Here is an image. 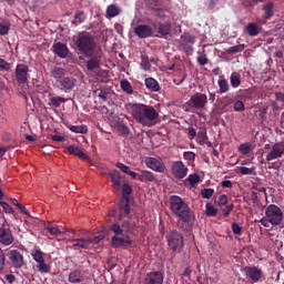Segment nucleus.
Instances as JSON below:
<instances>
[{
	"mask_svg": "<svg viewBox=\"0 0 284 284\" xmlns=\"http://www.w3.org/2000/svg\"><path fill=\"white\" fill-rule=\"evenodd\" d=\"M235 112H243L245 110V103L241 100H236L233 104Z\"/></svg>",
	"mask_w": 284,
	"mask_h": 284,
	"instance_id": "nucleus-48",
	"label": "nucleus"
},
{
	"mask_svg": "<svg viewBox=\"0 0 284 284\" xmlns=\"http://www.w3.org/2000/svg\"><path fill=\"white\" fill-rule=\"evenodd\" d=\"M165 275L161 271H153L146 274L145 284H163Z\"/></svg>",
	"mask_w": 284,
	"mask_h": 284,
	"instance_id": "nucleus-18",
	"label": "nucleus"
},
{
	"mask_svg": "<svg viewBox=\"0 0 284 284\" xmlns=\"http://www.w3.org/2000/svg\"><path fill=\"white\" fill-rule=\"evenodd\" d=\"M28 72L30 68L27 64L19 63L16 67V81L20 84L28 83Z\"/></svg>",
	"mask_w": 284,
	"mask_h": 284,
	"instance_id": "nucleus-15",
	"label": "nucleus"
},
{
	"mask_svg": "<svg viewBox=\"0 0 284 284\" xmlns=\"http://www.w3.org/2000/svg\"><path fill=\"white\" fill-rule=\"evenodd\" d=\"M234 210V204H229L222 210L223 216H230V213Z\"/></svg>",
	"mask_w": 284,
	"mask_h": 284,
	"instance_id": "nucleus-57",
	"label": "nucleus"
},
{
	"mask_svg": "<svg viewBox=\"0 0 284 284\" xmlns=\"http://www.w3.org/2000/svg\"><path fill=\"white\" fill-rule=\"evenodd\" d=\"M7 258L11 265V267H14V270H21L22 267H26V257L23 256V253H21L19 250L13 248L10 250L7 253Z\"/></svg>",
	"mask_w": 284,
	"mask_h": 284,
	"instance_id": "nucleus-8",
	"label": "nucleus"
},
{
	"mask_svg": "<svg viewBox=\"0 0 284 284\" xmlns=\"http://www.w3.org/2000/svg\"><path fill=\"white\" fill-rule=\"evenodd\" d=\"M51 140L54 141L55 143H61L63 141H65V138L63 135H51Z\"/></svg>",
	"mask_w": 284,
	"mask_h": 284,
	"instance_id": "nucleus-61",
	"label": "nucleus"
},
{
	"mask_svg": "<svg viewBox=\"0 0 284 284\" xmlns=\"http://www.w3.org/2000/svg\"><path fill=\"white\" fill-rule=\"evenodd\" d=\"M207 62H209L207 55L205 54H202L197 58L199 65H207Z\"/></svg>",
	"mask_w": 284,
	"mask_h": 284,
	"instance_id": "nucleus-59",
	"label": "nucleus"
},
{
	"mask_svg": "<svg viewBox=\"0 0 284 284\" xmlns=\"http://www.w3.org/2000/svg\"><path fill=\"white\" fill-rule=\"evenodd\" d=\"M121 14V8L116 4H110L106 8V19H114V17H119Z\"/></svg>",
	"mask_w": 284,
	"mask_h": 284,
	"instance_id": "nucleus-27",
	"label": "nucleus"
},
{
	"mask_svg": "<svg viewBox=\"0 0 284 284\" xmlns=\"http://www.w3.org/2000/svg\"><path fill=\"white\" fill-rule=\"evenodd\" d=\"M145 87L150 90V92H159L161 90V84L154 78H146L144 80Z\"/></svg>",
	"mask_w": 284,
	"mask_h": 284,
	"instance_id": "nucleus-24",
	"label": "nucleus"
},
{
	"mask_svg": "<svg viewBox=\"0 0 284 284\" xmlns=\"http://www.w3.org/2000/svg\"><path fill=\"white\" fill-rule=\"evenodd\" d=\"M133 32L135 37H139V39H150V37H154V29L150 24H138L134 27Z\"/></svg>",
	"mask_w": 284,
	"mask_h": 284,
	"instance_id": "nucleus-13",
	"label": "nucleus"
},
{
	"mask_svg": "<svg viewBox=\"0 0 284 284\" xmlns=\"http://www.w3.org/2000/svg\"><path fill=\"white\" fill-rule=\"evenodd\" d=\"M10 70H12V63L8 62L3 58H0V72H10Z\"/></svg>",
	"mask_w": 284,
	"mask_h": 284,
	"instance_id": "nucleus-39",
	"label": "nucleus"
},
{
	"mask_svg": "<svg viewBox=\"0 0 284 284\" xmlns=\"http://www.w3.org/2000/svg\"><path fill=\"white\" fill-rule=\"evenodd\" d=\"M120 85L123 92H125L126 94H134V89L132 88V84L130 83V81L122 80L120 82Z\"/></svg>",
	"mask_w": 284,
	"mask_h": 284,
	"instance_id": "nucleus-35",
	"label": "nucleus"
},
{
	"mask_svg": "<svg viewBox=\"0 0 284 284\" xmlns=\"http://www.w3.org/2000/svg\"><path fill=\"white\" fill-rule=\"evenodd\" d=\"M68 100L61 97H52L49 100V105H53V108H61V103H65Z\"/></svg>",
	"mask_w": 284,
	"mask_h": 284,
	"instance_id": "nucleus-32",
	"label": "nucleus"
},
{
	"mask_svg": "<svg viewBox=\"0 0 284 284\" xmlns=\"http://www.w3.org/2000/svg\"><path fill=\"white\" fill-rule=\"evenodd\" d=\"M52 50H53V53L60 59H68L70 54V49L68 48V44L63 42L53 43Z\"/></svg>",
	"mask_w": 284,
	"mask_h": 284,
	"instance_id": "nucleus-17",
	"label": "nucleus"
},
{
	"mask_svg": "<svg viewBox=\"0 0 284 284\" xmlns=\"http://www.w3.org/2000/svg\"><path fill=\"white\" fill-rule=\"evenodd\" d=\"M182 41H184V43H192L194 44L196 41V37L192 36V34H184L181 37Z\"/></svg>",
	"mask_w": 284,
	"mask_h": 284,
	"instance_id": "nucleus-52",
	"label": "nucleus"
},
{
	"mask_svg": "<svg viewBox=\"0 0 284 284\" xmlns=\"http://www.w3.org/2000/svg\"><path fill=\"white\" fill-rule=\"evenodd\" d=\"M118 205V221H121V223H113L109 227L110 232L114 234V236L111 237V245L112 247L125 250L133 243L130 235L134 234V227H136V224L130 220L123 221V219L130 216V213L132 212L130 201L120 200Z\"/></svg>",
	"mask_w": 284,
	"mask_h": 284,
	"instance_id": "nucleus-1",
	"label": "nucleus"
},
{
	"mask_svg": "<svg viewBox=\"0 0 284 284\" xmlns=\"http://www.w3.org/2000/svg\"><path fill=\"white\" fill-rule=\"evenodd\" d=\"M118 130L122 136H128V134H130V128L123 123L118 125Z\"/></svg>",
	"mask_w": 284,
	"mask_h": 284,
	"instance_id": "nucleus-49",
	"label": "nucleus"
},
{
	"mask_svg": "<svg viewBox=\"0 0 284 284\" xmlns=\"http://www.w3.org/2000/svg\"><path fill=\"white\" fill-rule=\"evenodd\" d=\"M18 210H20V212H21L22 214H26V216H29V219H30V216H32V215H30V212L28 211V209H26V206L22 205V204H20V205L18 206Z\"/></svg>",
	"mask_w": 284,
	"mask_h": 284,
	"instance_id": "nucleus-62",
	"label": "nucleus"
},
{
	"mask_svg": "<svg viewBox=\"0 0 284 284\" xmlns=\"http://www.w3.org/2000/svg\"><path fill=\"white\" fill-rule=\"evenodd\" d=\"M45 230H48L52 236H61V230H59L58 226L49 225V226H45Z\"/></svg>",
	"mask_w": 284,
	"mask_h": 284,
	"instance_id": "nucleus-47",
	"label": "nucleus"
},
{
	"mask_svg": "<svg viewBox=\"0 0 284 284\" xmlns=\"http://www.w3.org/2000/svg\"><path fill=\"white\" fill-rule=\"evenodd\" d=\"M131 114L141 125H151L152 121L159 119V111L154 106L141 103L131 104Z\"/></svg>",
	"mask_w": 284,
	"mask_h": 284,
	"instance_id": "nucleus-3",
	"label": "nucleus"
},
{
	"mask_svg": "<svg viewBox=\"0 0 284 284\" xmlns=\"http://www.w3.org/2000/svg\"><path fill=\"white\" fill-rule=\"evenodd\" d=\"M70 131L74 132L75 134H88V125H71Z\"/></svg>",
	"mask_w": 284,
	"mask_h": 284,
	"instance_id": "nucleus-33",
	"label": "nucleus"
},
{
	"mask_svg": "<svg viewBox=\"0 0 284 284\" xmlns=\"http://www.w3.org/2000/svg\"><path fill=\"white\" fill-rule=\"evenodd\" d=\"M73 250H90V245L92 243V239L82 237V239H72L69 240Z\"/></svg>",
	"mask_w": 284,
	"mask_h": 284,
	"instance_id": "nucleus-19",
	"label": "nucleus"
},
{
	"mask_svg": "<svg viewBox=\"0 0 284 284\" xmlns=\"http://www.w3.org/2000/svg\"><path fill=\"white\" fill-rule=\"evenodd\" d=\"M215 203L217 205H225L227 203V196L225 194L220 195Z\"/></svg>",
	"mask_w": 284,
	"mask_h": 284,
	"instance_id": "nucleus-58",
	"label": "nucleus"
},
{
	"mask_svg": "<svg viewBox=\"0 0 284 284\" xmlns=\"http://www.w3.org/2000/svg\"><path fill=\"white\" fill-rule=\"evenodd\" d=\"M241 154H250L252 152V146L247 143H243L239 148Z\"/></svg>",
	"mask_w": 284,
	"mask_h": 284,
	"instance_id": "nucleus-51",
	"label": "nucleus"
},
{
	"mask_svg": "<svg viewBox=\"0 0 284 284\" xmlns=\"http://www.w3.org/2000/svg\"><path fill=\"white\" fill-rule=\"evenodd\" d=\"M87 59H89L87 61V70L89 72H93V70H99V68H101V58L97 55V51H94L92 57H87Z\"/></svg>",
	"mask_w": 284,
	"mask_h": 284,
	"instance_id": "nucleus-21",
	"label": "nucleus"
},
{
	"mask_svg": "<svg viewBox=\"0 0 284 284\" xmlns=\"http://www.w3.org/2000/svg\"><path fill=\"white\" fill-rule=\"evenodd\" d=\"M217 84H219L221 94H225V92H230V83H227V80L221 78L217 81Z\"/></svg>",
	"mask_w": 284,
	"mask_h": 284,
	"instance_id": "nucleus-36",
	"label": "nucleus"
},
{
	"mask_svg": "<svg viewBox=\"0 0 284 284\" xmlns=\"http://www.w3.org/2000/svg\"><path fill=\"white\" fill-rule=\"evenodd\" d=\"M230 79L232 88H239V85H241V73L233 72Z\"/></svg>",
	"mask_w": 284,
	"mask_h": 284,
	"instance_id": "nucleus-38",
	"label": "nucleus"
},
{
	"mask_svg": "<svg viewBox=\"0 0 284 284\" xmlns=\"http://www.w3.org/2000/svg\"><path fill=\"white\" fill-rule=\"evenodd\" d=\"M65 69L61 67H53L51 69V77L52 79H55L58 83H60L65 78Z\"/></svg>",
	"mask_w": 284,
	"mask_h": 284,
	"instance_id": "nucleus-23",
	"label": "nucleus"
},
{
	"mask_svg": "<svg viewBox=\"0 0 284 284\" xmlns=\"http://www.w3.org/2000/svg\"><path fill=\"white\" fill-rule=\"evenodd\" d=\"M8 32H10V24L0 23V34H1V37H6V34H8Z\"/></svg>",
	"mask_w": 284,
	"mask_h": 284,
	"instance_id": "nucleus-55",
	"label": "nucleus"
},
{
	"mask_svg": "<svg viewBox=\"0 0 284 284\" xmlns=\"http://www.w3.org/2000/svg\"><path fill=\"white\" fill-rule=\"evenodd\" d=\"M243 50H245V44H237L229 48L226 52L227 54H237V52H243Z\"/></svg>",
	"mask_w": 284,
	"mask_h": 284,
	"instance_id": "nucleus-42",
	"label": "nucleus"
},
{
	"mask_svg": "<svg viewBox=\"0 0 284 284\" xmlns=\"http://www.w3.org/2000/svg\"><path fill=\"white\" fill-rule=\"evenodd\" d=\"M73 49L78 51V54L94 57V52H97V40L88 31L79 32L77 36H73Z\"/></svg>",
	"mask_w": 284,
	"mask_h": 284,
	"instance_id": "nucleus-2",
	"label": "nucleus"
},
{
	"mask_svg": "<svg viewBox=\"0 0 284 284\" xmlns=\"http://www.w3.org/2000/svg\"><path fill=\"white\" fill-rule=\"evenodd\" d=\"M243 272L251 283L263 281V271L256 266H245Z\"/></svg>",
	"mask_w": 284,
	"mask_h": 284,
	"instance_id": "nucleus-11",
	"label": "nucleus"
},
{
	"mask_svg": "<svg viewBox=\"0 0 284 284\" xmlns=\"http://www.w3.org/2000/svg\"><path fill=\"white\" fill-rule=\"evenodd\" d=\"M3 270H6V254L0 248V272H3Z\"/></svg>",
	"mask_w": 284,
	"mask_h": 284,
	"instance_id": "nucleus-54",
	"label": "nucleus"
},
{
	"mask_svg": "<svg viewBox=\"0 0 284 284\" xmlns=\"http://www.w3.org/2000/svg\"><path fill=\"white\" fill-rule=\"evenodd\" d=\"M115 165L119 170H121V172H124V174H129V172L131 171L130 166H128L121 162H118Z\"/></svg>",
	"mask_w": 284,
	"mask_h": 284,
	"instance_id": "nucleus-56",
	"label": "nucleus"
},
{
	"mask_svg": "<svg viewBox=\"0 0 284 284\" xmlns=\"http://www.w3.org/2000/svg\"><path fill=\"white\" fill-rule=\"evenodd\" d=\"M77 78L74 77H65L64 79L60 80V90L62 92H72L77 88Z\"/></svg>",
	"mask_w": 284,
	"mask_h": 284,
	"instance_id": "nucleus-16",
	"label": "nucleus"
},
{
	"mask_svg": "<svg viewBox=\"0 0 284 284\" xmlns=\"http://www.w3.org/2000/svg\"><path fill=\"white\" fill-rule=\"evenodd\" d=\"M37 263L38 264L36 265V267H37V271L40 272V274H50L51 267L45 263V258Z\"/></svg>",
	"mask_w": 284,
	"mask_h": 284,
	"instance_id": "nucleus-30",
	"label": "nucleus"
},
{
	"mask_svg": "<svg viewBox=\"0 0 284 284\" xmlns=\"http://www.w3.org/2000/svg\"><path fill=\"white\" fill-rule=\"evenodd\" d=\"M31 256L33 258V261H36V263H39L41 261H43V253L41 250H37V248H32L31 250Z\"/></svg>",
	"mask_w": 284,
	"mask_h": 284,
	"instance_id": "nucleus-40",
	"label": "nucleus"
},
{
	"mask_svg": "<svg viewBox=\"0 0 284 284\" xmlns=\"http://www.w3.org/2000/svg\"><path fill=\"white\" fill-rule=\"evenodd\" d=\"M245 31L247 32L248 37H258V34H261V29L255 22H250L246 24Z\"/></svg>",
	"mask_w": 284,
	"mask_h": 284,
	"instance_id": "nucleus-25",
	"label": "nucleus"
},
{
	"mask_svg": "<svg viewBox=\"0 0 284 284\" xmlns=\"http://www.w3.org/2000/svg\"><path fill=\"white\" fill-rule=\"evenodd\" d=\"M183 50H184V52H186V54H192L194 52V48L190 44H185L183 47Z\"/></svg>",
	"mask_w": 284,
	"mask_h": 284,
	"instance_id": "nucleus-63",
	"label": "nucleus"
},
{
	"mask_svg": "<svg viewBox=\"0 0 284 284\" xmlns=\"http://www.w3.org/2000/svg\"><path fill=\"white\" fill-rule=\"evenodd\" d=\"M169 203L171 212L175 216H179L182 223H190L192 221V211L190 210V205H187V203H185L181 196L171 195Z\"/></svg>",
	"mask_w": 284,
	"mask_h": 284,
	"instance_id": "nucleus-4",
	"label": "nucleus"
},
{
	"mask_svg": "<svg viewBox=\"0 0 284 284\" xmlns=\"http://www.w3.org/2000/svg\"><path fill=\"white\" fill-rule=\"evenodd\" d=\"M221 185L223 186V187H229V189H232V181H230V180H224V181H222V183H221Z\"/></svg>",
	"mask_w": 284,
	"mask_h": 284,
	"instance_id": "nucleus-64",
	"label": "nucleus"
},
{
	"mask_svg": "<svg viewBox=\"0 0 284 284\" xmlns=\"http://www.w3.org/2000/svg\"><path fill=\"white\" fill-rule=\"evenodd\" d=\"M153 37L158 39H168L170 37V32H172V22H161V21H153Z\"/></svg>",
	"mask_w": 284,
	"mask_h": 284,
	"instance_id": "nucleus-7",
	"label": "nucleus"
},
{
	"mask_svg": "<svg viewBox=\"0 0 284 284\" xmlns=\"http://www.w3.org/2000/svg\"><path fill=\"white\" fill-rule=\"evenodd\" d=\"M264 19H266L267 21H270V19H272L274 17V2L270 1L267 2L264 7Z\"/></svg>",
	"mask_w": 284,
	"mask_h": 284,
	"instance_id": "nucleus-28",
	"label": "nucleus"
},
{
	"mask_svg": "<svg viewBox=\"0 0 284 284\" xmlns=\"http://www.w3.org/2000/svg\"><path fill=\"white\" fill-rule=\"evenodd\" d=\"M254 170H256V168H246V166H239L237 171L240 172V174H243V176H247V175H252L254 174Z\"/></svg>",
	"mask_w": 284,
	"mask_h": 284,
	"instance_id": "nucleus-43",
	"label": "nucleus"
},
{
	"mask_svg": "<svg viewBox=\"0 0 284 284\" xmlns=\"http://www.w3.org/2000/svg\"><path fill=\"white\" fill-rule=\"evenodd\" d=\"M219 210H216L211 203H206V216H216Z\"/></svg>",
	"mask_w": 284,
	"mask_h": 284,
	"instance_id": "nucleus-46",
	"label": "nucleus"
},
{
	"mask_svg": "<svg viewBox=\"0 0 284 284\" xmlns=\"http://www.w3.org/2000/svg\"><path fill=\"white\" fill-rule=\"evenodd\" d=\"M166 241L170 250L181 253L184 247L183 233L173 230L166 235Z\"/></svg>",
	"mask_w": 284,
	"mask_h": 284,
	"instance_id": "nucleus-6",
	"label": "nucleus"
},
{
	"mask_svg": "<svg viewBox=\"0 0 284 284\" xmlns=\"http://www.w3.org/2000/svg\"><path fill=\"white\" fill-rule=\"evenodd\" d=\"M187 181H189L190 185L192 187H194V185H196V183H199L201 181V176L196 173H193V174L189 175Z\"/></svg>",
	"mask_w": 284,
	"mask_h": 284,
	"instance_id": "nucleus-44",
	"label": "nucleus"
},
{
	"mask_svg": "<svg viewBox=\"0 0 284 284\" xmlns=\"http://www.w3.org/2000/svg\"><path fill=\"white\" fill-rule=\"evenodd\" d=\"M189 169L185 164L181 161H175L171 165V174H173L174 179L179 181L185 179L187 176Z\"/></svg>",
	"mask_w": 284,
	"mask_h": 284,
	"instance_id": "nucleus-12",
	"label": "nucleus"
},
{
	"mask_svg": "<svg viewBox=\"0 0 284 284\" xmlns=\"http://www.w3.org/2000/svg\"><path fill=\"white\" fill-rule=\"evenodd\" d=\"M201 194L202 199H212L214 196V189H203Z\"/></svg>",
	"mask_w": 284,
	"mask_h": 284,
	"instance_id": "nucleus-50",
	"label": "nucleus"
},
{
	"mask_svg": "<svg viewBox=\"0 0 284 284\" xmlns=\"http://www.w3.org/2000/svg\"><path fill=\"white\" fill-rule=\"evenodd\" d=\"M260 223L263 225V227H270V225H272L270 217L266 215L260 221Z\"/></svg>",
	"mask_w": 284,
	"mask_h": 284,
	"instance_id": "nucleus-60",
	"label": "nucleus"
},
{
	"mask_svg": "<svg viewBox=\"0 0 284 284\" xmlns=\"http://www.w3.org/2000/svg\"><path fill=\"white\" fill-rule=\"evenodd\" d=\"M231 227H232L233 234H235L236 236H240V234H242L243 232V227H241L239 223H233Z\"/></svg>",
	"mask_w": 284,
	"mask_h": 284,
	"instance_id": "nucleus-53",
	"label": "nucleus"
},
{
	"mask_svg": "<svg viewBox=\"0 0 284 284\" xmlns=\"http://www.w3.org/2000/svg\"><path fill=\"white\" fill-rule=\"evenodd\" d=\"M69 283H83V273L79 270H74L69 274Z\"/></svg>",
	"mask_w": 284,
	"mask_h": 284,
	"instance_id": "nucleus-26",
	"label": "nucleus"
},
{
	"mask_svg": "<svg viewBox=\"0 0 284 284\" xmlns=\"http://www.w3.org/2000/svg\"><path fill=\"white\" fill-rule=\"evenodd\" d=\"M0 205L6 214H14V209H12L6 201H0Z\"/></svg>",
	"mask_w": 284,
	"mask_h": 284,
	"instance_id": "nucleus-45",
	"label": "nucleus"
},
{
	"mask_svg": "<svg viewBox=\"0 0 284 284\" xmlns=\"http://www.w3.org/2000/svg\"><path fill=\"white\" fill-rule=\"evenodd\" d=\"M265 216L268 217L271 225H281L283 223V211L275 204L266 207Z\"/></svg>",
	"mask_w": 284,
	"mask_h": 284,
	"instance_id": "nucleus-9",
	"label": "nucleus"
},
{
	"mask_svg": "<svg viewBox=\"0 0 284 284\" xmlns=\"http://www.w3.org/2000/svg\"><path fill=\"white\" fill-rule=\"evenodd\" d=\"M284 156V143L277 142L272 145L271 151L266 155V161H276V159H282Z\"/></svg>",
	"mask_w": 284,
	"mask_h": 284,
	"instance_id": "nucleus-14",
	"label": "nucleus"
},
{
	"mask_svg": "<svg viewBox=\"0 0 284 284\" xmlns=\"http://www.w3.org/2000/svg\"><path fill=\"white\" fill-rule=\"evenodd\" d=\"M111 183H113L115 187H121V172L114 171L111 173Z\"/></svg>",
	"mask_w": 284,
	"mask_h": 284,
	"instance_id": "nucleus-37",
	"label": "nucleus"
},
{
	"mask_svg": "<svg viewBox=\"0 0 284 284\" xmlns=\"http://www.w3.org/2000/svg\"><path fill=\"white\" fill-rule=\"evenodd\" d=\"M207 105V95L205 93L196 92L183 105L184 112H194V110H203Z\"/></svg>",
	"mask_w": 284,
	"mask_h": 284,
	"instance_id": "nucleus-5",
	"label": "nucleus"
},
{
	"mask_svg": "<svg viewBox=\"0 0 284 284\" xmlns=\"http://www.w3.org/2000/svg\"><path fill=\"white\" fill-rule=\"evenodd\" d=\"M132 186L128 183L122 185V200L121 201H130V195L132 194Z\"/></svg>",
	"mask_w": 284,
	"mask_h": 284,
	"instance_id": "nucleus-31",
	"label": "nucleus"
},
{
	"mask_svg": "<svg viewBox=\"0 0 284 284\" xmlns=\"http://www.w3.org/2000/svg\"><path fill=\"white\" fill-rule=\"evenodd\" d=\"M69 154H72L73 156H78L79 159H82V161L90 162V155L85 154L81 148L77 145H69L67 148Z\"/></svg>",
	"mask_w": 284,
	"mask_h": 284,
	"instance_id": "nucleus-22",
	"label": "nucleus"
},
{
	"mask_svg": "<svg viewBox=\"0 0 284 284\" xmlns=\"http://www.w3.org/2000/svg\"><path fill=\"white\" fill-rule=\"evenodd\" d=\"M142 70H144L145 72H148V70H151L152 64L150 63V59L145 55L141 57V63H140Z\"/></svg>",
	"mask_w": 284,
	"mask_h": 284,
	"instance_id": "nucleus-41",
	"label": "nucleus"
},
{
	"mask_svg": "<svg viewBox=\"0 0 284 284\" xmlns=\"http://www.w3.org/2000/svg\"><path fill=\"white\" fill-rule=\"evenodd\" d=\"M12 243H14L12 230L10 226L2 224L0 226V245H2V247H9V245H12Z\"/></svg>",
	"mask_w": 284,
	"mask_h": 284,
	"instance_id": "nucleus-10",
	"label": "nucleus"
},
{
	"mask_svg": "<svg viewBox=\"0 0 284 284\" xmlns=\"http://www.w3.org/2000/svg\"><path fill=\"white\" fill-rule=\"evenodd\" d=\"M156 178H154V173L150 171H142L138 175V181H141L142 183H145V181L153 182Z\"/></svg>",
	"mask_w": 284,
	"mask_h": 284,
	"instance_id": "nucleus-29",
	"label": "nucleus"
},
{
	"mask_svg": "<svg viewBox=\"0 0 284 284\" xmlns=\"http://www.w3.org/2000/svg\"><path fill=\"white\" fill-rule=\"evenodd\" d=\"M74 19L72 21L73 26H79V23H83L88 17L85 16V12L83 11H77L74 14Z\"/></svg>",
	"mask_w": 284,
	"mask_h": 284,
	"instance_id": "nucleus-34",
	"label": "nucleus"
},
{
	"mask_svg": "<svg viewBox=\"0 0 284 284\" xmlns=\"http://www.w3.org/2000/svg\"><path fill=\"white\" fill-rule=\"evenodd\" d=\"M145 164L154 172H165V164H163V162L159 161L156 158H148L145 160Z\"/></svg>",
	"mask_w": 284,
	"mask_h": 284,
	"instance_id": "nucleus-20",
	"label": "nucleus"
}]
</instances>
